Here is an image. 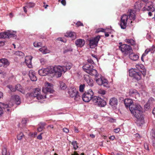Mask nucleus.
Wrapping results in <instances>:
<instances>
[{
	"mask_svg": "<svg viewBox=\"0 0 155 155\" xmlns=\"http://www.w3.org/2000/svg\"><path fill=\"white\" fill-rule=\"evenodd\" d=\"M60 87L61 89L64 90L66 89L67 86L64 82L61 81L60 82Z\"/></svg>",
	"mask_w": 155,
	"mask_h": 155,
	"instance_id": "e433bc0d",
	"label": "nucleus"
},
{
	"mask_svg": "<svg viewBox=\"0 0 155 155\" xmlns=\"http://www.w3.org/2000/svg\"><path fill=\"white\" fill-rule=\"evenodd\" d=\"M150 50L149 49H146L144 53L143 54V56H146V54H147L150 51Z\"/></svg>",
	"mask_w": 155,
	"mask_h": 155,
	"instance_id": "864d4df0",
	"label": "nucleus"
},
{
	"mask_svg": "<svg viewBox=\"0 0 155 155\" xmlns=\"http://www.w3.org/2000/svg\"><path fill=\"white\" fill-rule=\"evenodd\" d=\"M87 61H88V63H90L91 64H94V61L91 58H88L87 59Z\"/></svg>",
	"mask_w": 155,
	"mask_h": 155,
	"instance_id": "09e8293b",
	"label": "nucleus"
},
{
	"mask_svg": "<svg viewBox=\"0 0 155 155\" xmlns=\"http://www.w3.org/2000/svg\"><path fill=\"white\" fill-rule=\"evenodd\" d=\"M85 85L84 84H81L79 86V91L80 92H83L84 89Z\"/></svg>",
	"mask_w": 155,
	"mask_h": 155,
	"instance_id": "ea45409f",
	"label": "nucleus"
},
{
	"mask_svg": "<svg viewBox=\"0 0 155 155\" xmlns=\"http://www.w3.org/2000/svg\"><path fill=\"white\" fill-rule=\"evenodd\" d=\"M154 101V99L153 98H150L149 99L145 105L144 108L145 109H149L150 107V104L152 103L153 101Z\"/></svg>",
	"mask_w": 155,
	"mask_h": 155,
	"instance_id": "c756f323",
	"label": "nucleus"
},
{
	"mask_svg": "<svg viewBox=\"0 0 155 155\" xmlns=\"http://www.w3.org/2000/svg\"><path fill=\"white\" fill-rule=\"evenodd\" d=\"M43 133H41L40 134L38 135L37 137V138L39 140H41L42 139V137L41 135L43 134Z\"/></svg>",
	"mask_w": 155,
	"mask_h": 155,
	"instance_id": "5fc2aeb1",
	"label": "nucleus"
},
{
	"mask_svg": "<svg viewBox=\"0 0 155 155\" xmlns=\"http://www.w3.org/2000/svg\"><path fill=\"white\" fill-rule=\"evenodd\" d=\"M9 64L8 60L6 58L0 59V67L3 66L4 67H6Z\"/></svg>",
	"mask_w": 155,
	"mask_h": 155,
	"instance_id": "412c9836",
	"label": "nucleus"
},
{
	"mask_svg": "<svg viewBox=\"0 0 155 155\" xmlns=\"http://www.w3.org/2000/svg\"><path fill=\"white\" fill-rule=\"evenodd\" d=\"M124 103L126 107L127 108L131 107L134 104L132 100L130 99H125L124 101Z\"/></svg>",
	"mask_w": 155,
	"mask_h": 155,
	"instance_id": "b1692460",
	"label": "nucleus"
},
{
	"mask_svg": "<svg viewBox=\"0 0 155 155\" xmlns=\"http://www.w3.org/2000/svg\"><path fill=\"white\" fill-rule=\"evenodd\" d=\"M98 93L99 94L104 95L105 94L106 91L104 90L100 89L98 91Z\"/></svg>",
	"mask_w": 155,
	"mask_h": 155,
	"instance_id": "37998d69",
	"label": "nucleus"
},
{
	"mask_svg": "<svg viewBox=\"0 0 155 155\" xmlns=\"http://www.w3.org/2000/svg\"><path fill=\"white\" fill-rule=\"evenodd\" d=\"M144 10L149 11L148 12L149 16H151L152 15H155V6L154 7L152 5V3L151 2H147L144 8Z\"/></svg>",
	"mask_w": 155,
	"mask_h": 155,
	"instance_id": "9d476101",
	"label": "nucleus"
},
{
	"mask_svg": "<svg viewBox=\"0 0 155 155\" xmlns=\"http://www.w3.org/2000/svg\"><path fill=\"white\" fill-rule=\"evenodd\" d=\"M27 119L26 118H23L21 121V123L22 125H23V127H25V126L26 124L27 123Z\"/></svg>",
	"mask_w": 155,
	"mask_h": 155,
	"instance_id": "a19ab883",
	"label": "nucleus"
},
{
	"mask_svg": "<svg viewBox=\"0 0 155 155\" xmlns=\"http://www.w3.org/2000/svg\"><path fill=\"white\" fill-rule=\"evenodd\" d=\"M65 36L69 37L73 39H75L76 38V34L75 32H69L66 33Z\"/></svg>",
	"mask_w": 155,
	"mask_h": 155,
	"instance_id": "c85d7f7f",
	"label": "nucleus"
},
{
	"mask_svg": "<svg viewBox=\"0 0 155 155\" xmlns=\"http://www.w3.org/2000/svg\"><path fill=\"white\" fill-rule=\"evenodd\" d=\"M120 130V129L119 128H117L114 129V132L116 133H118Z\"/></svg>",
	"mask_w": 155,
	"mask_h": 155,
	"instance_id": "6e6d98bb",
	"label": "nucleus"
},
{
	"mask_svg": "<svg viewBox=\"0 0 155 155\" xmlns=\"http://www.w3.org/2000/svg\"><path fill=\"white\" fill-rule=\"evenodd\" d=\"M11 99L13 100L17 105H19V96L17 95H12Z\"/></svg>",
	"mask_w": 155,
	"mask_h": 155,
	"instance_id": "bb28decb",
	"label": "nucleus"
},
{
	"mask_svg": "<svg viewBox=\"0 0 155 155\" xmlns=\"http://www.w3.org/2000/svg\"><path fill=\"white\" fill-rule=\"evenodd\" d=\"M115 137L114 136H110V137L109 138V139L112 140H113L114 139Z\"/></svg>",
	"mask_w": 155,
	"mask_h": 155,
	"instance_id": "680f3d73",
	"label": "nucleus"
},
{
	"mask_svg": "<svg viewBox=\"0 0 155 155\" xmlns=\"http://www.w3.org/2000/svg\"><path fill=\"white\" fill-rule=\"evenodd\" d=\"M83 69L84 71L90 75L93 76L97 74V71L93 69L94 66L88 64H86L83 66Z\"/></svg>",
	"mask_w": 155,
	"mask_h": 155,
	"instance_id": "423d86ee",
	"label": "nucleus"
},
{
	"mask_svg": "<svg viewBox=\"0 0 155 155\" xmlns=\"http://www.w3.org/2000/svg\"><path fill=\"white\" fill-rule=\"evenodd\" d=\"M105 30L103 28H99L97 29V30H96V32L99 33L100 32H105Z\"/></svg>",
	"mask_w": 155,
	"mask_h": 155,
	"instance_id": "a18cd8bd",
	"label": "nucleus"
},
{
	"mask_svg": "<svg viewBox=\"0 0 155 155\" xmlns=\"http://www.w3.org/2000/svg\"><path fill=\"white\" fill-rule=\"evenodd\" d=\"M136 68L132 69L129 71V75L137 80L141 78L142 74L144 76L146 74V70L143 65H137Z\"/></svg>",
	"mask_w": 155,
	"mask_h": 155,
	"instance_id": "f03ea898",
	"label": "nucleus"
},
{
	"mask_svg": "<svg viewBox=\"0 0 155 155\" xmlns=\"http://www.w3.org/2000/svg\"><path fill=\"white\" fill-rule=\"evenodd\" d=\"M5 41H0V46L4 45H5Z\"/></svg>",
	"mask_w": 155,
	"mask_h": 155,
	"instance_id": "052dcab7",
	"label": "nucleus"
},
{
	"mask_svg": "<svg viewBox=\"0 0 155 155\" xmlns=\"http://www.w3.org/2000/svg\"><path fill=\"white\" fill-rule=\"evenodd\" d=\"M65 66H63V68H65V70L66 71L67 70H69L72 66V64L70 62H66L65 64Z\"/></svg>",
	"mask_w": 155,
	"mask_h": 155,
	"instance_id": "7c9ffc66",
	"label": "nucleus"
},
{
	"mask_svg": "<svg viewBox=\"0 0 155 155\" xmlns=\"http://www.w3.org/2000/svg\"><path fill=\"white\" fill-rule=\"evenodd\" d=\"M151 138L152 140V145L155 149V131L152 130L151 133Z\"/></svg>",
	"mask_w": 155,
	"mask_h": 155,
	"instance_id": "cd10ccee",
	"label": "nucleus"
},
{
	"mask_svg": "<svg viewBox=\"0 0 155 155\" xmlns=\"http://www.w3.org/2000/svg\"><path fill=\"white\" fill-rule=\"evenodd\" d=\"M51 73H54L55 75H58V77H61L63 72L64 73L66 72L65 69L63 67L61 66H51Z\"/></svg>",
	"mask_w": 155,
	"mask_h": 155,
	"instance_id": "39448f33",
	"label": "nucleus"
},
{
	"mask_svg": "<svg viewBox=\"0 0 155 155\" xmlns=\"http://www.w3.org/2000/svg\"><path fill=\"white\" fill-rule=\"evenodd\" d=\"M15 54L17 55H19V51H16Z\"/></svg>",
	"mask_w": 155,
	"mask_h": 155,
	"instance_id": "338daca9",
	"label": "nucleus"
},
{
	"mask_svg": "<svg viewBox=\"0 0 155 155\" xmlns=\"http://www.w3.org/2000/svg\"><path fill=\"white\" fill-rule=\"evenodd\" d=\"M51 66L48 67L46 68H42L38 71L39 74L41 76H45L48 74H51Z\"/></svg>",
	"mask_w": 155,
	"mask_h": 155,
	"instance_id": "2eb2a0df",
	"label": "nucleus"
},
{
	"mask_svg": "<svg viewBox=\"0 0 155 155\" xmlns=\"http://www.w3.org/2000/svg\"><path fill=\"white\" fill-rule=\"evenodd\" d=\"M61 3L64 6H65L66 5V2L65 0H62Z\"/></svg>",
	"mask_w": 155,
	"mask_h": 155,
	"instance_id": "4d7b16f0",
	"label": "nucleus"
},
{
	"mask_svg": "<svg viewBox=\"0 0 155 155\" xmlns=\"http://www.w3.org/2000/svg\"><path fill=\"white\" fill-rule=\"evenodd\" d=\"M46 123L45 122H41L38 124L39 127L37 128V131L41 132L45 128V127L46 125Z\"/></svg>",
	"mask_w": 155,
	"mask_h": 155,
	"instance_id": "a878e982",
	"label": "nucleus"
},
{
	"mask_svg": "<svg viewBox=\"0 0 155 155\" xmlns=\"http://www.w3.org/2000/svg\"><path fill=\"white\" fill-rule=\"evenodd\" d=\"M39 50L43 54L49 53L50 52V51L47 49L46 47H42L40 48L39 49Z\"/></svg>",
	"mask_w": 155,
	"mask_h": 155,
	"instance_id": "473e14b6",
	"label": "nucleus"
},
{
	"mask_svg": "<svg viewBox=\"0 0 155 155\" xmlns=\"http://www.w3.org/2000/svg\"><path fill=\"white\" fill-rule=\"evenodd\" d=\"M109 104L112 108H116L118 104V100L115 97L112 98L110 100Z\"/></svg>",
	"mask_w": 155,
	"mask_h": 155,
	"instance_id": "6ab92c4d",
	"label": "nucleus"
},
{
	"mask_svg": "<svg viewBox=\"0 0 155 155\" xmlns=\"http://www.w3.org/2000/svg\"><path fill=\"white\" fill-rule=\"evenodd\" d=\"M144 148L148 150H149L148 146L147 144H146L145 145H144Z\"/></svg>",
	"mask_w": 155,
	"mask_h": 155,
	"instance_id": "bf43d9fd",
	"label": "nucleus"
},
{
	"mask_svg": "<svg viewBox=\"0 0 155 155\" xmlns=\"http://www.w3.org/2000/svg\"><path fill=\"white\" fill-rule=\"evenodd\" d=\"M74 131L77 133L79 132L78 129L76 127H74Z\"/></svg>",
	"mask_w": 155,
	"mask_h": 155,
	"instance_id": "0e129e2a",
	"label": "nucleus"
},
{
	"mask_svg": "<svg viewBox=\"0 0 155 155\" xmlns=\"http://www.w3.org/2000/svg\"><path fill=\"white\" fill-rule=\"evenodd\" d=\"M6 38H10L12 37H15L16 35L15 34L12 33L11 31H8L7 32H5Z\"/></svg>",
	"mask_w": 155,
	"mask_h": 155,
	"instance_id": "2f4dec72",
	"label": "nucleus"
},
{
	"mask_svg": "<svg viewBox=\"0 0 155 155\" xmlns=\"http://www.w3.org/2000/svg\"><path fill=\"white\" fill-rule=\"evenodd\" d=\"M135 11L132 9L129 10L127 14H124L121 17L120 26L122 29H125L127 27V23L131 24L132 21L135 18Z\"/></svg>",
	"mask_w": 155,
	"mask_h": 155,
	"instance_id": "f257e3e1",
	"label": "nucleus"
},
{
	"mask_svg": "<svg viewBox=\"0 0 155 155\" xmlns=\"http://www.w3.org/2000/svg\"><path fill=\"white\" fill-rule=\"evenodd\" d=\"M84 79L88 84L90 86H93L94 85L93 81L89 75H85L84 76Z\"/></svg>",
	"mask_w": 155,
	"mask_h": 155,
	"instance_id": "a211bd4d",
	"label": "nucleus"
},
{
	"mask_svg": "<svg viewBox=\"0 0 155 155\" xmlns=\"http://www.w3.org/2000/svg\"><path fill=\"white\" fill-rule=\"evenodd\" d=\"M129 95L131 97H134L136 99L139 97L140 94L135 89H131L129 90Z\"/></svg>",
	"mask_w": 155,
	"mask_h": 155,
	"instance_id": "dca6fc26",
	"label": "nucleus"
},
{
	"mask_svg": "<svg viewBox=\"0 0 155 155\" xmlns=\"http://www.w3.org/2000/svg\"><path fill=\"white\" fill-rule=\"evenodd\" d=\"M45 87H43L42 89V91L45 94L47 93H53L54 90L53 89V85L48 82L45 83Z\"/></svg>",
	"mask_w": 155,
	"mask_h": 155,
	"instance_id": "ddd939ff",
	"label": "nucleus"
},
{
	"mask_svg": "<svg viewBox=\"0 0 155 155\" xmlns=\"http://www.w3.org/2000/svg\"><path fill=\"white\" fill-rule=\"evenodd\" d=\"M68 94L71 97H74V99L76 101H78L80 98L79 92L77 91L74 87H71L68 89Z\"/></svg>",
	"mask_w": 155,
	"mask_h": 155,
	"instance_id": "f8f14e48",
	"label": "nucleus"
},
{
	"mask_svg": "<svg viewBox=\"0 0 155 155\" xmlns=\"http://www.w3.org/2000/svg\"><path fill=\"white\" fill-rule=\"evenodd\" d=\"M2 105L3 106H2V108H3L4 109H5V108H7L8 107L9 105L8 104H6L4 103H3L2 104Z\"/></svg>",
	"mask_w": 155,
	"mask_h": 155,
	"instance_id": "de8ad7c7",
	"label": "nucleus"
},
{
	"mask_svg": "<svg viewBox=\"0 0 155 155\" xmlns=\"http://www.w3.org/2000/svg\"><path fill=\"white\" fill-rule=\"evenodd\" d=\"M72 145H73L74 148L75 149H76L78 147L77 145V141H73L71 143Z\"/></svg>",
	"mask_w": 155,
	"mask_h": 155,
	"instance_id": "4c0bfd02",
	"label": "nucleus"
},
{
	"mask_svg": "<svg viewBox=\"0 0 155 155\" xmlns=\"http://www.w3.org/2000/svg\"><path fill=\"white\" fill-rule=\"evenodd\" d=\"M130 110L132 114L135 116L136 115H140L142 114V107L138 104H135L130 107Z\"/></svg>",
	"mask_w": 155,
	"mask_h": 155,
	"instance_id": "20e7f679",
	"label": "nucleus"
},
{
	"mask_svg": "<svg viewBox=\"0 0 155 155\" xmlns=\"http://www.w3.org/2000/svg\"><path fill=\"white\" fill-rule=\"evenodd\" d=\"M100 38V36L98 35L96 37L90 39L89 41V44L90 48H93L96 46Z\"/></svg>",
	"mask_w": 155,
	"mask_h": 155,
	"instance_id": "4468645a",
	"label": "nucleus"
},
{
	"mask_svg": "<svg viewBox=\"0 0 155 155\" xmlns=\"http://www.w3.org/2000/svg\"><path fill=\"white\" fill-rule=\"evenodd\" d=\"M40 62L42 65H44L45 64V61L44 59L41 58L40 60Z\"/></svg>",
	"mask_w": 155,
	"mask_h": 155,
	"instance_id": "603ef678",
	"label": "nucleus"
},
{
	"mask_svg": "<svg viewBox=\"0 0 155 155\" xmlns=\"http://www.w3.org/2000/svg\"><path fill=\"white\" fill-rule=\"evenodd\" d=\"M29 76L31 80L32 81H36L37 78L35 75V73L33 70H30L29 72Z\"/></svg>",
	"mask_w": 155,
	"mask_h": 155,
	"instance_id": "4be33fe9",
	"label": "nucleus"
},
{
	"mask_svg": "<svg viewBox=\"0 0 155 155\" xmlns=\"http://www.w3.org/2000/svg\"><path fill=\"white\" fill-rule=\"evenodd\" d=\"M3 93L2 92L0 91V99L3 97Z\"/></svg>",
	"mask_w": 155,
	"mask_h": 155,
	"instance_id": "e2e57ef3",
	"label": "nucleus"
},
{
	"mask_svg": "<svg viewBox=\"0 0 155 155\" xmlns=\"http://www.w3.org/2000/svg\"><path fill=\"white\" fill-rule=\"evenodd\" d=\"M35 5V4L33 3L32 2H29L28 3L27 5V6H26L27 7L29 8H32L34 7Z\"/></svg>",
	"mask_w": 155,
	"mask_h": 155,
	"instance_id": "79ce46f5",
	"label": "nucleus"
},
{
	"mask_svg": "<svg viewBox=\"0 0 155 155\" xmlns=\"http://www.w3.org/2000/svg\"><path fill=\"white\" fill-rule=\"evenodd\" d=\"M76 25H77V26L79 27L80 26H83V25L82 23H81L80 21H78L76 24Z\"/></svg>",
	"mask_w": 155,
	"mask_h": 155,
	"instance_id": "3c124183",
	"label": "nucleus"
},
{
	"mask_svg": "<svg viewBox=\"0 0 155 155\" xmlns=\"http://www.w3.org/2000/svg\"><path fill=\"white\" fill-rule=\"evenodd\" d=\"M63 131L64 132H65L66 133L68 132L69 131V130L66 128H63Z\"/></svg>",
	"mask_w": 155,
	"mask_h": 155,
	"instance_id": "13d9d810",
	"label": "nucleus"
},
{
	"mask_svg": "<svg viewBox=\"0 0 155 155\" xmlns=\"http://www.w3.org/2000/svg\"><path fill=\"white\" fill-rule=\"evenodd\" d=\"M125 41L128 43L130 44L131 45H134L135 44V41L133 39H126Z\"/></svg>",
	"mask_w": 155,
	"mask_h": 155,
	"instance_id": "72a5a7b5",
	"label": "nucleus"
},
{
	"mask_svg": "<svg viewBox=\"0 0 155 155\" xmlns=\"http://www.w3.org/2000/svg\"><path fill=\"white\" fill-rule=\"evenodd\" d=\"M5 32L0 33V38H6Z\"/></svg>",
	"mask_w": 155,
	"mask_h": 155,
	"instance_id": "c03bdc74",
	"label": "nucleus"
},
{
	"mask_svg": "<svg viewBox=\"0 0 155 155\" xmlns=\"http://www.w3.org/2000/svg\"><path fill=\"white\" fill-rule=\"evenodd\" d=\"M119 47V49L125 56L128 55L132 51L131 47L129 45L124 44L120 45Z\"/></svg>",
	"mask_w": 155,
	"mask_h": 155,
	"instance_id": "9b49d317",
	"label": "nucleus"
},
{
	"mask_svg": "<svg viewBox=\"0 0 155 155\" xmlns=\"http://www.w3.org/2000/svg\"><path fill=\"white\" fill-rule=\"evenodd\" d=\"M2 155H10L9 152H7V149L5 147L2 150Z\"/></svg>",
	"mask_w": 155,
	"mask_h": 155,
	"instance_id": "f704fd0d",
	"label": "nucleus"
},
{
	"mask_svg": "<svg viewBox=\"0 0 155 155\" xmlns=\"http://www.w3.org/2000/svg\"><path fill=\"white\" fill-rule=\"evenodd\" d=\"M94 92L91 89L86 91L82 96V98L83 101L85 102H88L91 100L92 101V99L94 96Z\"/></svg>",
	"mask_w": 155,
	"mask_h": 155,
	"instance_id": "0eeeda50",
	"label": "nucleus"
},
{
	"mask_svg": "<svg viewBox=\"0 0 155 155\" xmlns=\"http://www.w3.org/2000/svg\"><path fill=\"white\" fill-rule=\"evenodd\" d=\"M18 85H15V89L16 91V90L19 91V90L18 89Z\"/></svg>",
	"mask_w": 155,
	"mask_h": 155,
	"instance_id": "774afa93",
	"label": "nucleus"
},
{
	"mask_svg": "<svg viewBox=\"0 0 155 155\" xmlns=\"http://www.w3.org/2000/svg\"><path fill=\"white\" fill-rule=\"evenodd\" d=\"M41 90L39 88H36L34 91L31 93L28 94V95L30 97H36L38 99L46 98V95L43 96L40 94Z\"/></svg>",
	"mask_w": 155,
	"mask_h": 155,
	"instance_id": "1a4fd4ad",
	"label": "nucleus"
},
{
	"mask_svg": "<svg viewBox=\"0 0 155 155\" xmlns=\"http://www.w3.org/2000/svg\"><path fill=\"white\" fill-rule=\"evenodd\" d=\"M20 139L22 138V137L24 136V135H23V134L22 133H20Z\"/></svg>",
	"mask_w": 155,
	"mask_h": 155,
	"instance_id": "69168bd1",
	"label": "nucleus"
},
{
	"mask_svg": "<svg viewBox=\"0 0 155 155\" xmlns=\"http://www.w3.org/2000/svg\"><path fill=\"white\" fill-rule=\"evenodd\" d=\"M3 114V111L2 108L0 106V117H2Z\"/></svg>",
	"mask_w": 155,
	"mask_h": 155,
	"instance_id": "8fccbe9b",
	"label": "nucleus"
},
{
	"mask_svg": "<svg viewBox=\"0 0 155 155\" xmlns=\"http://www.w3.org/2000/svg\"><path fill=\"white\" fill-rule=\"evenodd\" d=\"M95 77V80L97 83L99 85H103L104 87H109L108 81L107 79L103 77L100 76L97 73L96 75H94Z\"/></svg>",
	"mask_w": 155,
	"mask_h": 155,
	"instance_id": "7ed1b4c3",
	"label": "nucleus"
},
{
	"mask_svg": "<svg viewBox=\"0 0 155 155\" xmlns=\"http://www.w3.org/2000/svg\"><path fill=\"white\" fill-rule=\"evenodd\" d=\"M7 87L12 92L15 91L16 90L15 89V87H13L12 85H8Z\"/></svg>",
	"mask_w": 155,
	"mask_h": 155,
	"instance_id": "58836bf2",
	"label": "nucleus"
},
{
	"mask_svg": "<svg viewBox=\"0 0 155 155\" xmlns=\"http://www.w3.org/2000/svg\"><path fill=\"white\" fill-rule=\"evenodd\" d=\"M92 101L95 105L101 107H104L107 104L105 100L98 96H94L92 99Z\"/></svg>",
	"mask_w": 155,
	"mask_h": 155,
	"instance_id": "6e6552de",
	"label": "nucleus"
},
{
	"mask_svg": "<svg viewBox=\"0 0 155 155\" xmlns=\"http://www.w3.org/2000/svg\"><path fill=\"white\" fill-rule=\"evenodd\" d=\"M135 117L137 118L136 123L138 125L140 126L141 124H143L144 123V120L142 114L140 115H136Z\"/></svg>",
	"mask_w": 155,
	"mask_h": 155,
	"instance_id": "f3484780",
	"label": "nucleus"
},
{
	"mask_svg": "<svg viewBox=\"0 0 155 155\" xmlns=\"http://www.w3.org/2000/svg\"><path fill=\"white\" fill-rule=\"evenodd\" d=\"M141 7L140 3H136L134 5V8L136 10H140Z\"/></svg>",
	"mask_w": 155,
	"mask_h": 155,
	"instance_id": "c9c22d12",
	"label": "nucleus"
},
{
	"mask_svg": "<svg viewBox=\"0 0 155 155\" xmlns=\"http://www.w3.org/2000/svg\"><path fill=\"white\" fill-rule=\"evenodd\" d=\"M32 57L30 56H26L25 58V62L27 66L29 68H32Z\"/></svg>",
	"mask_w": 155,
	"mask_h": 155,
	"instance_id": "aec40b11",
	"label": "nucleus"
},
{
	"mask_svg": "<svg viewBox=\"0 0 155 155\" xmlns=\"http://www.w3.org/2000/svg\"><path fill=\"white\" fill-rule=\"evenodd\" d=\"M129 54L130 58L132 60L136 61L139 58V56L137 54L133 53L132 52Z\"/></svg>",
	"mask_w": 155,
	"mask_h": 155,
	"instance_id": "393cba45",
	"label": "nucleus"
},
{
	"mask_svg": "<svg viewBox=\"0 0 155 155\" xmlns=\"http://www.w3.org/2000/svg\"><path fill=\"white\" fill-rule=\"evenodd\" d=\"M33 45L35 47H38L41 46V44L40 42L37 43L34 42L33 43Z\"/></svg>",
	"mask_w": 155,
	"mask_h": 155,
	"instance_id": "49530a36",
	"label": "nucleus"
},
{
	"mask_svg": "<svg viewBox=\"0 0 155 155\" xmlns=\"http://www.w3.org/2000/svg\"><path fill=\"white\" fill-rule=\"evenodd\" d=\"M85 41L83 39H79L75 41L76 45L78 47H81L84 45Z\"/></svg>",
	"mask_w": 155,
	"mask_h": 155,
	"instance_id": "5701e85b",
	"label": "nucleus"
}]
</instances>
